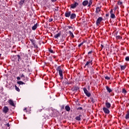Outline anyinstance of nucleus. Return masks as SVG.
I'll return each mask as SVG.
<instances>
[{
  "label": "nucleus",
  "instance_id": "1",
  "mask_svg": "<svg viewBox=\"0 0 129 129\" xmlns=\"http://www.w3.org/2000/svg\"><path fill=\"white\" fill-rule=\"evenodd\" d=\"M56 70L59 74L60 79H63V72H62V69H61V66H58Z\"/></svg>",
  "mask_w": 129,
  "mask_h": 129
},
{
  "label": "nucleus",
  "instance_id": "2",
  "mask_svg": "<svg viewBox=\"0 0 129 129\" xmlns=\"http://www.w3.org/2000/svg\"><path fill=\"white\" fill-rule=\"evenodd\" d=\"M83 90L86 96H87L88 97H90V96H91V94H90V93L88 92L86 88H84Z\"/></svg>",
  "mask_w": 129,
  "mask_h": 129
},
{
  "label": "nucleus",
  "instance_id": "3",
  "mask_svg": "<svg viewBox=\"0 0 129 129\" xmlns=\"http://www.w3.org/2000/svg\"><path fill=\"white\" fill-rule=\"evenodd\" d=\"M101 21H102V17H99L98 19L96 21V24L98 26V25H99L100 23L101 22Z\"/></svg>",
  "mask_w": 129,
  "mask_h": 129
},
{
  "label": "nucleus",
  "instance_id": "4",
  "mask_svg": "<svg viewBox=\"0 0 129 129\" xmlns=\"http://www.w3.org/2000/svg\"><path fill=\"white\" fill-rule=\"evenodd\" d=\"M103 110L104 112H105L107 114H108V113H109V110L108 109V108L104 107L103 108Z\"/></svg>",
  "mask_w": 129,
  "mask_h": 129
},
{
  "label": "nucleus",
  "instance_id": "5",
  "mask_svg": "<svg viewBox=\"0 0 129 129\" xmlns=\"http://www.w3.org/2000/svg\"><path fill=\"white\" fill-rule=\"evenodd\" d=\"M77 6H78V3L75 2L74 4H73L71 5V9H75Z\"/></svg>",
  "mask_w": 129,
  "mask_h": 129
},
{
  "label": "nucleus",
  "instance_id": "6",
  "mask_svg": "<svg viewBox=\"0 0 129 129\" xmlns=\"http://www.w3.org/2000/svg\"><path fill=\"white\" fill-rule=\"evenodd\" d=\"M3 111L4 112V113L9 112V107L7 106H5L3 109Z\"/></svg>",
  "mask_w": 129,
  "mask_h": 129
},
{
  "label": "nucleus",
  "instance_id": "7",
  "mask_svg": "<svg viewBox=\"0 0 129 129\" xmlns=\"http://www.w3.org/2000/svg\"><path fill=\"white\" fill-rule=\"evenodd\" d=\"M64 16L66 17V18H69V17L71 16V12L69 11L68 12H66L64 14Z\"/></svg>",
  "mask_w": 129,
  "mask_h": 129
},
{
  "label": "nucleus",
  "instance_id": "8",
  "mask_svg": "<svg viewBox=\"0 0 129 129\" xmlns=\"http://www.w3.org/2000/svg\"><path fill=\"white\" fill-rule=\"evenodd\" d=\"M110 17L112 19H114L115 18V16L113 14V11H112V10H111V11H110Z\"/></svg>",
  "mask_w": 129,
  "mask_h": 129
},
{
  "label": "nucleus",
  "instance_id": "9",
  "mask_svg": "<svg viewBox=\"0 0 129 129\" xmlns=\"http://www.w3.org/2000/svg\"><path fill=\"white\" fill-rule=\"evenodd\" d=\"M8 102L10 105H12V106H15V103H14L13 100L10 99L9 101H8Z\"/></svg>",
  "mask_w": 129,
  "mask_h": 129
},
{
  "label": "nucleus",
  "instance_id": "10",
  "mask_svg": "<svg viewBox=\"0 0 129 129\" xmlns=\"http://www.w3.org/2000/svg\"><path fill=\"white\" fill-rule=\"evenodd\" d=\"M75 18H76V14H71V19H72V20H73V19H75Z\"/></svg>",
  "mask_w": 129,
  "mask_h": 129
},
{
  "label": "nucleus",
  "instance_id": "11",
  "mask_svg": "<svg viewBox=\"0 0 129 129\" xmlns=\"http://www.w3.org/2000/svg\"><path fill=\"white\" fill-rule=\"evenodd\" d=\"M60 36H61V33H58L57 34H55L54 36V37L55 39H58V38H59V37H60Z\"/></svg>",
  "mask_w": 129,
  "mask_h": 129
},
{
  "label": "nucleus",
  "instance_id": "12",
  "mask_svg": "<svg viewBox=\"0 0 129 129\" xmlns=\"http://www.w3.org/2000/svg\"><path fill=\"white\" fill-rule=\"evenodd\" d=\"M105 105H106L107 108H110V106H111V105L110 104V103H109L108 102H106L105 103Z\"/></svg>",
  "mask_w": 129,
  "mask_h": 129
},
{
  "label": "nucleus",
  "instance_id": "13",
  "mask_svg": "<svg viewBox=\"0 0 129 129\" xmlns=\"http://www.w3.org/2000/svg\"><path fill=\"white\" fill-rule=\"evenodd\" d=\"M88 1H85L83 2V6H84V7L87 6V5H88Z\"/></svg>",
  "mask_w": 129,
  "mask_h": 129
},
{
  "label": "nucleus",
  "instance_id": "14",
  "mask_svg": "<svg viewBox=\"0 0 129 129\" xmlns=\"http://www.w3.org/2000/svg\"><path fill=\"white\" fill-rule=\"evenodd\" d=\"M106 89L107 90L108 92H109V93L112 91L111 89H110V88L108 87V86L106 87Z\"/></svg>",
  "mask_w": 129,
  "mask_h": 129
},
{
  "label": "nucleus",
  "instance_id": "15",
  "mask_svg": "<svg viewBox=\"0 0 129 129\" xmlns=\"http://www.w3.org/2000/svg\"><path fill=\"white\" fill-rule=\"evenodd\" d=\"M65 109L67 111H70V107L68 105L66 106Z\"/></svg>",
  "mask_w": 129,
  "mask_h": 129
},
{
  "label": "nucleus",
  "instance_id": "16",
  "mask_svg": "<svg viewBox=\"0 0 129 129\" xmlns=\"http://www.w3.org/2000/svg\"><path fill=\"white\" fill-rule=\"evenodd\" d=\"M81 116H82V115H80L77 116V117H76V119L77 120H81Z\"/></svg>",
  "mask_w": 129,
  "mask_h": 129
},
{
  "label": "nucleus",
  "instance_id": "17",
  "mask_svg": "<svg viewBox=\"0 0 129 129\" xmlns=\"http://www.w3.org/2000/svg\"><path fill=\"white\" fill-rule=\"evenodd\" d=\"M100 12V8L99 7H97L96 9V14H98Z\"/></svg>",
  "mask_w": 129,
  "mask_h": 129
},
{
  "label": "nucleus",
  "instance_id": "18",
  "mask_svg": "<svg viewBox=\"0 0 129 129\" xmlns=\"http://www.w3.org/2000/svg\"><path fill=\"white\" fill-rule=\"evenodd\" d=\"M69 34H70V36H71L72 37V38H74V35H73V33H72V32L70 31L69 32Z\"/></svg>",
  "mask_w": 129,
  "mask_h": 129
},
{
  "label": "nucleus",
  "instance_id": "19",
  "mask_svg": "<svg viewBox=\"0 0 129 129\" xmlns=\"http://www.w3.org/2000/svg\"><path fill=\"white\" fill-rule=\"evenodd\" d=\"M16 58H18V62H20V61H21V56L17 55V56H15Z\"/></svg>",
  "mask_w": 129,
  "mask_h": 129
},
{
  "label": "nucleus",
  "instance_id": "20",
  "mask_svg": "<svg viewBox=\"0 0 129 129\" xmlns=\"http://www.w3.org/2000/svg\"><path fill=\"white\" fill-rule=\"evenodd\" d=\"M121 70H124L125 69V66H120Z\"/></svg>",
  "mask_w": 129,
  "mask_h": 129
},
{
  "label": "nucleus",
  "instance_id": "21",
  "mask_svg": "<svg viewBox=\"0 0 129 129\" xmlns=\"http://www.w3.org/2000/svg\"><path fill=\"white\" fill-rule=\"evenodd\" d=\"M91 62H92V60L87 61L85 64V66H87V67H88V66H89V63H91Z\"/></svg>",
  "mask_w": 129,
  "mask_h": 129
},
{
  "label": "nucleus",
  "instance_id": "22",
  "mask_svg": "<svg viewBox=\"0 0 129 129\" xmlns=\"http://www.w3.org/2000/svg\"><path fill=\"white\" fill-rule=\"evenodd\" d=\"M18 84H19V85H23V84H25V83L22 82V81H19L17 82Z\"/></svg>",
  "mask_w": 129,
  "mask_h": 129
},
{
  "label": "nucleus",
  "instance_id": "23",
  "mask_svg": "<svg viewBox=\"0 0 129 129\" xmlns=\"http://www.w3.org/2000/svg\"><path fill=\"white\" fill-rule=\"evenodd\" d=\"M30 40L31 42L32 45L33 46H35V40H34V39H30Z\"/></svg>",
  "mask_w": 129,
  "mask_h": 129
},
{
  "label": "nucleus",
  "instance_id": "24",
  "mask_svg": "<svg viewBox=\"0 0 129 129\" xmlns=\"http://www.w3.org/2000/svg\"><path fill=\"white\" fill-rule=\"evenodd\" d=\"M37 29V25L35 24L33 27H32V30H35Z\"/></svg>",
  "mask_w": 129,
  "mask_h": 129
},
{
  "label": "nucleus",
  "instance_id": "25",
  "mask_svg": "<svg viewBox=\"0 0 129 129\" xmlns=\"http://www.w3.org/2000/svg\"><path fill=\"white\" fill-rule=\"evenodd\" d=\"M92 2H93L92 0H89L88 7H90L91 6V5H92Z\"/></svg>",
  "mask_w": 129,
  "mask_h": 129
},
{
  "label": "nucleus",
  "instance_id": "26",
  "mask_svg": "<svg viewBox=\"0 0 129 129\" xmlns=\"http://www.w3.org/2000/svg\"><path fill=\"white\" fill-rule=\"evenodd\" d=\"M25 3V2H24V1H21L19 3V5L20 6H23V5L24 4V3Z\"/></svg>",
  "mask_w": 129,
  "mask_h": 129
},
{
  "label": "nucleus",
  "instance_id": "27",
  "mask_svg": "<svg viewBox=\"0 0 129 129\" xmlns=\"http://www.w3.org/2000/svg\"><path fill=\"white\" fill-rule=\"evenodd\" d=\"M15 89L17 91L20 92V89L19 88V87H17V86H15Z\"/></svg>",
  "mask_w": 129,
  "mask_h": 129
},
{
  "label": "nucleus",
  "instance_id": "28",
  "mask_svg": "<svg viewBox=\"0 0 129 129\" xmlns=\"http://www.w3.org/2000/svg\"><path fill=\"white\" fill-rule=\"evenodd\" d=\"M125 118L126 119H127V118H129V112H128L126 114Z\"/></svg>",
  "mask_w": 129,
  "mask_h": 129
},
{
  "label": "nucleus",
  "instance_id": "29",
  "mask_svg": "<svg viewBox=\"0 0 129 129\" xmlns=\"http://www.w3.org/2000/svg\"><path fill=\"white\" fill-rule=\"evenodd\" d=\"M122 93L125 94V93H126V90H125V89H123L122 90Z\"/></svg>",
  "mask_w": 129,
  "mask_h": 129
},
{
  "label": "nucleus",
  "instance_id": "30",
  "mask_svg": "<svg viewBox=\"0 0 129 129\" xmlns=\"http://www.w3.org/2000/svg\"><path fill=\"white\" fill-rule=\"evenodd\" d=\"M118 5L119 6H120L121 5H122V2H120V1H118V3H117Z\"/></svg>",
  "mask_w": 129,
  "mask_h": 129
},
{
  "label": "nucleus",
  "instance_id": "31",
  "mask_svg": "<svg viewBox=\"0 0 129 129\" xmlns=\"http://www.w3.org/2000/svg\"><path fill=\"white\" fill-rule=\"evenodd\" d=\"M20 76L21 78H23V77H25V76L23 74H20Z\"/></svg>",
  "mask_w": 129,
  "mask_h": 129
},
{
  "label": "nucleus",
  "instance_id": "32",
  "mask_svg": "<svg viewBox=\"0 0 129 129\" xmlns=\"http://www.w3.org/2000/svg\"><path fill=\"white\" fill-rule=\"evenodd\" d=\"M79 89V88H78V87H75L74 88V90L77 91Z\"/></svg>",
  "mask_w": 129,
  "mask_h": 129
},
{
  "label": "nucleus",
  "instance_id": "33",
  "mask_svg": "<svg viewBox=\"0 0 129 129\" xmlns=\"http://www.w3.org/2000/svg\"><path fill=\"white\" fill-rule=\"evenodd\" d=\"M125 60L126 61H129V57L128 56H126L125 58Z\"/></svg>",
  "mask_w": 129,
  "mask_h": 129
},
{
  "label": "nucleus",
  "instance_id": "34",
  "mask_svg": "<svg viewBox=\"0 0 129 129\" xmlns=\"http://www.w3.org/2000/svg\"><path fill=\"white\" fill-rule=\"evenodd\" d=\"M105 79H106L107 80H109L110 78L108 76H106L105 77Z\"/></svg>",
  "mask_w": 129,
  "mask_h": 129
},
{
  "label": "nucleus",
  "instance_id": "35",
  "mask_svg": "<svg viewBox=\"0 0 129 129\" xmlns=\"http://www.w3.org/2000/svg\"><path fill=\"white\" fill-rule=\"evenodd\" d=\"M83 45V42L81 43L80 44H79L78 47H81Z\"/></svg>",
  "mask_w": 129,
  "mask_h": 129
},
{
  "label": "nucleus",
  "instance_id": "36",
  "mask_svg": "<svg viewBox=\"0 0 129 129\" xmlns=\"http://www.w3.org/2000/svg\"><path fill=\"white\" fill-rule=\"evenodd\" d=\"M116 39H120V36L118 35L116 37Z\"/></svg>",
  "mask_w": 129,
  "mask_h": 129
},
{
  "label": "nucleus",
  "instance_id": "37",
  "mask_svg": "<svg viewBox=\"0 0 129 129\" xmlns=\"http://www.w3.org/2000/svg\"><path fill=\"white\" fill-rule=\"evenodd\" d=\"M52 21H53V19H52V18H50L49 19V22H52Z\"/></svg>",
  "mask_w": 129,
  "mask_h": 129
},
{
  "label": "nucleus",
  "instance_id": "38",
  "mask_svg": "<svg viewBox=\"0 0 129 129\" xmlns=\"http://www.w3.org/2000/svg\"><path fill=\"white\" fill-rule=\"evenodd\" d=\"M17 80H21V77H18L17 78Z\"/></svg>",
  "mask_w": 129,
  "mask_h": 129
},
{
  "label": "nucleus",
  "instance_id": "39",
  "mask_svg": "<svg viewBox=\"0 0 129 129\" xmlns=\"http://www.w3.org/2000/svg\"><path fill=\"white\" fill-rule=\"evenodd\" d=\"M78 109L81 110H82V107H79L78 108Z\"/></svg>",
  "mask_w": 129,
  "mask_h": 129
},
{
  "label": "nucleus",
  "instance_id": "40",
  "mask_svg": "<svg viewBox=\"0 0 129 129\" xmlns=\"http://www.w3.org/2000/svg\"><path fill=\"white\" fill-rule=\"evenodd\" d=\"M49 52H50V53H54V52L53 51V50L52 49H50Z\"/></svg>",
  "mask_w": 129,
  "mask_h": 129
},
{
  "label": "nucleus",
  "instance_id": "41",
  "mask_svg": "<svg viewBox=\"0 0 129 129\" xmlns=\"http://www.w3.org/2000/svg\"><path fill=\"white\" fill-rule=\"evenodd\" d=\"M26 110V112H27V108H25L24 109V111Z\"/></svg>",
  "mask_w": 129,
  "mask_h": 129
},
{
  "label": "nucleus",
  "instance_id": "42",
  "mask_svg": "<svg viewBox=\"0 0 129 129\" xmlns=\"http://www.w3.org/2000/svg\"><path fill=\"white\" fill-rule=\"evenodd\" d=\"M69 29H72V27L71 26H68Z\"/></svg>",
  "mask_w": 129,
  "mask_h": 129
},
{
  "label": "nucleus",
  "instance_id": "43",
  "mask_svg": "<svg viewBox=\"0 0 129 129\" xmlns=\"http://www.w3.org/2000/svg\"><path fill=\"white\" fill-rule=\"evenodd\" d=\"M7 126L9 127V126H10V123H7Z\"/></svg>",
  "mask_w": 129,
  "mask_h": 129
},
{
  "label": "nucleus",
  "instance_id": "44",
  "mask_svg": "<svg viewBox=\"0 0 129 129\" xmlns=\"http://www.w3.org/2000/svg\"><path fill=\"white\" fill-rule=\"evenodd\" d=\"M91 53H92V51H91L88 52V54H91Z\"/></svg>",
  "mask_w": 129,
  "mask_h": 129
},
{
  "label": "nucleus",
  "instance_id": "45",
  "mask_svg": "<svg viewBox=\"0 0 129 129\" xmlns=\"http://www.w3.org/2000/svg\"><path fill=\"white\" fill-rule=\"evenodd\" d=\"M106 17H108V16H109V14H106Z\"/></svg>",
  "mask_w": 129,
  "mask_h": 129
},
{
  "label": "nucleus",
  "instance_id": "46",
  "mask_svg": "<svg viewBox=\"0 0 129 129\" xmlns=\"http://www.w3.org/2000/svg\"><path fill=\"white\" fill-rule=\"evenodd\" d=\"M52 1V2H56V1H57V0H51Z\"/></svg>",
  "mask_w": 129,
  "mask_h": 129
},
{
  "label": "nucleus",
  "instance_id": "47",
  "mask_svg": "<svg viewBox=\"0 0 129 129\" xmlns=\"http://www.w3.org/2000/svg\"><path fill=\"white\" fill-rule=\"evenodd\" d=\"M102 48H103V45H101Z\"/></svg>",
  "mask_w": 129,
  "mask_h": 129
},
{
  "label": "nucleus",
  "instance_id": "48",
  "mask_svg": "<svg viewBox=\"0 0 129 129\" xmlns=\"http://www.w3.org/2000/svg\"><path fill=\"white\" fill-rule=\"evenodd\" d=\"M66 84H69V83L67 82Z\"/></svg>",
  "mask_w": 129,
  "mask_h": 129
},
{
  "label": "nucleus",
  "instance_id": "49",
  "mask_svg": "<svg viewBox=\"0 0 129 129\" xmlns=\"http://www.w3.org/2000/svg\"><path fill=\"white\" fill-rule=\"evenodd\" d=\"M1 56H2V54H0V58H1Z\"/></svg>",
  "mask_w": 129,
  "mask_h": 129
},
{
  "label": "nucleus",
  "instance_id": "50",
  "mask_svg": "<svg viewBox=\"0 0 129 129\" xmlns=\"http://www.w3.org/2000/svg\"><path fill=\"white\" fill-rule=\"evenodd\" d=\"M26 60H28V58H26Z\"/></svg>",
  "mask_w": 129,
  "mask_h": 129
},
{
  "label": "nucleus",
  "instance_id": "51",
  "mask_svg": "<svg viewBox=\"0 0 129 129\" xmlns=\"http://www.w3.org/2000/svg\"><path fill=\"white\" fill-rule=\"evenodd\" d=\"M25 56H26V57H27V56H28V55L27 54H26Z\"/></svg>",
  "mask_w": 129,
  "mask_h": 129
}]
</instances>
